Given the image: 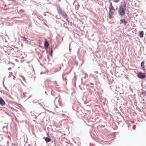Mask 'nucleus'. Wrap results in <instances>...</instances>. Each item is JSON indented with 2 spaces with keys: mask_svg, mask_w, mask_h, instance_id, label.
<instances>
[{
  "mask_svg": "<svg viewBox=\"0 0 146 146\" xmlns=\"http://www.w3.org/2000/svg\"><path fill=\"white\" fill-rule=\"evenodd\" d=\"M45 141L46 143H48L51 141V139L50 138L46 137L45 138Z\"/></svg>",
  "mask_w": 146,
  "mask_h": 146,
  "instance_id": "12",
  "label": "nucleus"
},
{
  "mask_svg": "<svg viewBox=\"0 0 146 146\" xmlns=\"http://www.w3.org/2000/svg\"><path fill=\"white\" fill-rule=\"evenodd\" d=\"M113 14L109 13V14L108 15L109 18L110 19H112L113 17Z\"/></svg>",
  "mask_w": 146,
  "mask_h": 146,
  "instance_id": "11",
  "label": "nucleus"
},
{
  "mask_svg": "<svg viewBox=\"0 0 146 146\" xmlns=\"http://www.w3.org/2000/svg\"><path fill=\"white\" fill-rule=\"evenodd\" d=\"M11 68H8V70H11Z\"/></svg>",
  "mask_w": 146,
  "mask_h": 146,
  "instance_id": "19",
  "label": "nucleus"
},
{
  "mask_svg": "<svg viewBox=\"0 0 146 146\" xmlns=\"http://www.w3.org/2000/svg\"><path fill=\"white\" fill-rule=\"evenodd\" d=\"M115 11V10H110L109 13H113L114 14Z\"/></svg>",
  "mask_w": 146,
  "mask_h": 146,
  "instance_id": "13",
  "label": "nucleus"
},
{
  "mask_svg": "<svg viewBox=\"0 0 146 146\" xmlns=\"http://www.w3.org/2000/svg\"><path fill=\"white\" fill-rule=\"evenodd\" d=\"M146 74L145 73H143L141 72H139L137 74V77L140 79H143L146 77Z\"/></svg>",
  "mask_w": 146,
  "mask_h": 146,
  "instance_id": "3",
  "label": "nucleus"
},
{
  "mask_svg": "<svg viewBox=\"0 0 146 146\" xmlns=\"http://www.w3.org/2000/svg\"><path fill=\"white\" fill-rule=\"evenodd\" d=\"M145 62L143 61L141 62V66L142 67L143 70L144 71L145 70Z\"/></svg>",
  "mask_w": 146,
  "mask_h": 146,
  "instance_id": "7",
  "label": "nucleus"
},
{
  "mask_svg": "<svg viewBox=\"0 0 146 146\" xmlns=\"http://www.w3.org/2000/svg\"><path fill=\"white\" fill-rule=\"evenodd\" d=\"M120 21L121 22L120 24L123 23L124 25H126L127 23V21L124 19H121Z\"/></svg>",
  "mask_w": 146,
  "mask_h": 146,
  "instance_id": "6",
  "label": "nucleus"
},
{
  "mask_svg": "<svg viewBox=\"0 0 146 146\" xmlns=\"http://www.w3.org/2000/svg\"><path fill=\"white\" fill-rule=\"evenodd\" d=\"M44 45L45 49L46 50L47 49L49 46V44L47 40H46L45 41L44 43Z\"/></svg>",
  "mask_w": 146,
  "mask_h": 146,
  "instance_id": "5",
  "label": "nucleus"
},
{
  "mask_svg": "<svg viewBox=\"0 0 146 146\" xmlns=\"http://www.w3.org/2000/svg\"><path fill=\"white\" fill-rule=\"evenodd\" d=\"M126 3L125 2H123L119 7V15L121 17L125 15L126 10Z\"/></svg>",
  "mask_w": 146,
  "mask_h": 146,
  "instance_id": "1",
  "label": "nucleus"
},
{
  "mask_svg": "<svg viewBox=\"0 0 146 146\" xmlns=\"http://www.w3.org/2000/svg\"><path fill=\"white\" fill-rule=\"evenodd\" d=\"M46 83H48V82L51 83V80H46Z\"/></svg>",
  "mask_w": 146,
  "mask_h": 146,
  "instance_id": "14",
  "label": "nucleus"
},
{
  "mask_svg": "<svg viewBox=\"0 0 146 146\" xmlns=\"http://www.w3.org/2000/svg\"><path fill=\"white\" fill-rule=\"evenodd\" d=\"M53 52V50H51V51H50V56H52Z\"/></svg>",
  "mask_w": 146,
  "mask_h": 146,
  "instance_id": "15",
  "label": "nucleus"
},
{
  "mask_svg": "<svg viewBox=\"0 0 146 146\" xmlns=\"http://www.w3.org/2000/svg\"><path fill=\"white\" fill-rule=\"evenodd\" d=\"M13 79L14 80L15 79V77L14 76H13Z\"/></svg>",
  "mask_w": 146,
  "mask_h": 146,
  "instance_id": "18",
  "label": "nucleus"
},
{
  "mask_svg": "<svg viewBox=\"0 0 146 146\" xmlns=\"http://www.w3.org/2000/svg\"><path fill=\"white\" fill-rule=\"evenodd\" d=\"M54 104L56 108H58V106L61 105V103L59 101H57L55 100L54 101Z\"/></svg>",
  "mask_w": 146,
  "mask_h": 146,
  "instance_id": "4",
  "label": "nucleus"
},
{
  "mask_svg": "<svg viewBox=\"0 0 146 146\" xmlns=\"http://www.w3.org/2000/svg\"><path fill=\"white\" fill-rule=\"evenodd\" d=\"M0 104L3 106L5 104V102L1 98H0Z\"/></svg>",
  "mask_w": 146,
  "mask_h": 146,
  "instance_id": "8",
  "label": "nucleus"
},
{
  "mask_svg": "<svg viewBox=\"0 0 146 146\" xmlns=\"http://www.w3.org/2000/svg\"><path fill=\"white\" fill-rule=\"evenodd\" d=\"M113 0L114 2H116V3H117L119 1V0Z\"/></svg>",
  "mask_w": 146,
  "mask_h": 146,
  "instance_id": "16",
  "label": "nucleus"
},
{
  "mask_svg": "<svg viewBox=\"0 0 146 146\" xmlns=\"http://www.w3.org/2000/svg\"><path fill=\"white\" fill-rule=\"evenodd\" d=\"M109 10H115V9L114 8V7H113L112 6V4L111 3L110 4V5L109 7Z\"/></svg>",
  "mask_w": 146,
  "mask_h": 146,
  "instance_id": "9",
  "label": "nucleus"
},
{
  "mask_svg": "<svg viewBox=\"0 0 146 146\" xmlns=\"http://www.w3.org/2000/svg\"><path fill=\"white\" fill-rule=\"evenodd\" d=\"M57 9L59 14L62 15L64 18H66L67 17V15L66 14L59 6L57 7Z\"/></svg>",
  "mask_w": 146,
  "mask_h": 146,
  "instance_id": "2",
  "label": "nucleus"
},
{
  "mask_svg": "<svg viewBox=\"0 0 146 146\" xmlns=\"http://www.w3.org/2000/svg\"><path fill=\"white\" fill-rule=\"evenodd\" d=\"M25 94H26V93H25V94H23V96H24V98L25 97Z\"/></svg>",
  "mask_w": 146,
  "mask_h": 146,
  "instance_id": "17",
  "label": "nucleus"
},
{
  "mask_svg": "<svg viewBox=\"0 0 146 146\" xmlns=\"http://www.w3.org/2000/svg\"><path fill=\"white\" fill-rule=\"evenodd\" d=\"M139 35L140 37L141 38H142L143 36L144 35V32L143 31H140L139 33Z\"/></svg>",
  "mask_w": 146,
  "mask_h": 146,
  "instance_id": "10",
  "label": "nucleus"
}]
</instances>
